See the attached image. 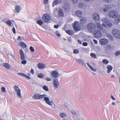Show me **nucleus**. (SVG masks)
I'll return each instance as SVG.
<instances>
[{"instance_id":"nucleus-1","label":"nucleus","mask_w":120,"mask_h":120,"mask_svg":"<svg viewBox=\"0 0 120 120\" xmlns=\"http://www.w3.org/2000/svg\"><path fill=\"white\" fill-rule=\"evenodd\" d=\"M33 98L36 99H39L44 98V100L45 101V103L50 106L52 109H55L56 108L55 105L52 101H50L49 98L45 94L41 95L39 94H34L32 96Z\"/></svg>"},{"instance_id":"nucleus-2","label":"nucleus","mask_w":120,"mask_h":120,"mask_svg":"<svg viewBox=\"0 0 120 120\" xmlns=\"http://www.w3.org/2000/svg\"><path fill=\"white\" fill-rule=\"evenodd\" d=\"M102 20L104 23H102V26L99 22H98L96 23L97 27L98 29L100 30H102V27H110L112 26L111 23L109 22L106 19L104 18H103L102 19Z\"/></svg>"},{"instance_id":"nucleus-3","label":"nucleus","mask_w":120,"mask_h":120,"mask_svg":"<svg viewBox=\"0 0 120 120\" xmlns=\"http://www.w3.org/2000/svg\"><path fill=\"white\" fill-rule=\"evenodd\" d=\"M61 102L62 104L63 105L64 107L68 110H69L72 108L73 105L68 101L62 100L61 101Z\"/></svg>"},{"instance_id":"nucleus-4","label":"nucleus","mask_w":120,"mask_h":120,"mask_svg":"<svg viewBox=\"0 0 120 120\" xmlns=\"http://www.w3.org/2000/svg\"><path fill=\"white\" fill-rule=\"evenodd\" d=\"M14 89L15 91L17 97L19 98H21L22 96L21 94V90L19 87L15 85L14 86Z\"/></svg>"},{"instance_id":"nucleus-5","label":"nucleus","mask_w":120,"mask_h":120,"mask_svg":"<svg viewBox=\"0 0 120 120\" xmlns=\"http://www.w3.org/2000/svg\"><path fill=\"white\" fill-rule=\"evenodd\" d=\"M118 14V12L114 10H111L108 12V15L110 18H115Z\"/></svg>"},{"instance_id":"nucleus-6","label":"nucleus","mask_w":120,"mask_h":120,"mask_svg":"<svg viewBox=\"0 0 120 120\" xmlns=\"http://www.w3.org/2000/svg\"><path fill=\"white\" fill-rule=\"evenodd\" d=\"M112 34L115 38L120 39V31L118 30L114 29L112 31Z\"/></svg>"},{"instance_id":"nucleus-7","label":"nucleus","mask_w":120,"mask_h":120,"mask_svg":"<svg viewBox=\"0 0 120 120\" xmlns=\"http://www.w3.org/2000/svg\"><path fill=\"white\" fill-rule=\"evenodd\" d=\"M42 19L44 22H48L51 19L50 16L48 14H45L42 15Z\"/></svg>"},{"instance_id":"nucleus-8","label":"nucleus","mask_w":120,"mask_h":120,"mask_svg":"<svg viewBox=\"0 0 120 120\" xmlns=\"http://www.w3.org/2000/svg\"><path fill=\"white\" fill-rule=\"evenodd\" d=\"M95 25L92 23H89L87 26V29L91 32H92L95 30Z\"/></svg>"},{"instance_id":"nucleus-9","label":"nucleus","mask_w":120,"mask_h":120,"mask_svg":"<svg viewBox=\"0 0 120 120\" xmlns=\"http://www.w3.org/2000/svg\"><path fill=\"white\" fill-rule=\"evenodd\" d=\"M51 75L52 77L56 78H57L60 75L59 74L58 72L56 70H53L52 71Z\"/></svg>"},{"instance_id":"nucleus-10","label":"nucleus","mask_w":120,"mask_h":120,"mask_svg":"<svg viewBox=\"0 0 120 120\" xmlns=\"http://www.w3.org/2000/svg\"><path fill=\"white\" fill-rule=\"evenodd\" d=\"M79 22H75L73 25V27L75 30L78 31L80 30V27L79 25Z\"/></svg>"},{"instance_id":"nucleus-11","label":"nucleus","mask_w":120,"mask_h":120,"mask_svg":"<svg viewBox=\"0 0 120 120\" xmlns=\"http://www.w3.org/2000/svg\"><path fill=\"white\" fill-rule=\"evenodd\" d=\"M53 84L54 87L55 88H57L59 85L58 80L57 79H53Z\"/></svg>"},{"instance_id":"nucleus-12","label":"nucleus","mask_w":120,"mask_h":120,"mask_svg":"<svg viewBox=\"0 0 120 120\" xmlns=\"http://www.w3.org/2000/svg\"><path fill=\"white\" fill-rule=\"evenodd\" d=\"M92 18L93 19L96 21L99 20L100 19L99 15L96 13L93 14Z\"/></svg>"},{"instance_id":"nucleus-13","label":"nucleus","mask_w":120,"mask_h":120,"mask_svg":"<svg viewBox=\"0 0 120 120\" xmlns=\"http://www.w3.org/2000/svg\"><path fill=\"white\" fill-rule=\"evenodd\" d=\"M108 41L107 39L105 38H102L100 40L99 43L102 45H104L108 43Z\"/></svg>"},{"instance_id":"nucleus-14","label":"nucleus","mask_w":120,"mask_h":120,"mask_svg":"<svg viewBox=\"0 0 120 120\" xmlns=\"http://www.w3.org/2000/svg\"><path fill=\"white\" fill-rule=\"evenodd\" d=\"M22 9V6L21 5H17L15 7V10L17 13H19Z\"/></svg>"},{"instance_id":"nucleus-15","label":"nucleus","mask_w":120,"mask_h":120,"mask_svg":"<svg viewBox=\"0 0 120 120\" xmlns=\"http://www.w3.org/2000/svg\"><path fill=\"white\" fill-rule=\"evenodd\" d=\"M70 113L72 114V116L74 120H77V113L74 110H71L70 111Z\"/></svg>"},{"instance_id":"nucleus-16","label":"nucleus","mask_w":120,"mask_h":120,"mask_svg":"<svg viewBox=\"0 0 120 120\" xmlns=\"http://www.w3.org/2000/svg\"><path fill=\"white\" fill-rule=\"evenodd\" d=\"M38 68L41 69H43L45 68V64L41 63H39L37 65Z\"/></svg>"},{"instance_id":"nucleus-17","label":"nucleus","mask_w":120,"mask_h":120,"mask_svg":"<svg viewBox=\"0 0 120 120\" xmlns=\"http://www.w3.org/2000/svg\"><path fill=\"white\" fill-rule=\"evenodd\" d=\"M3 22L6 23L8 26H11V22L8 19H6L3 20Z\"/></svg>"},{"instance_id":"nucleus-18","label":"nucleus","mask_w":120,"mask_h":120,"mask_svg":"<svg viewBox=\"0 0 120 120\" xmlns=\"http://www.w3.org/2000/svg\"><path fill=\"white\" fill-rule=\"evenodd\" d=\"M94 35L95 37L99 38L101 36V33L99 31L97 30L95 32Z\"/></svg>"},{"instance_id":"nucleus-19","label":"nucleus","mask_w":120,"mask_h":120,"mask_svg":"<svg viewBox=\"0 0 120 120\" xmlns=\"http://www.w3.org/2000/svg\"><path fill=\"white\" fill-rule=\"evenodd\" d=\"M2 66L5 68L8 69H10L11 67V65L8 63H4L2 64Z\"/></svg>"},{"instance_id":"nucleus-20","label":"nucleus","mask_w":120,"mask_h":120,"mask_svg":"<svg viewBox=\"0 0 120 120\" xmlns=\"http://www.w3.org/2000/svg\"><path fill=\"white\" fill-rule=\"evenodd\" d=\"M86 64L88 67L92 71H96L97 70V69L94 68L91 66L89 63H87Z\"/></svg>"},{"instance_id":"nucleus-21","label":"nucleus","mask_w":120,"mask_h":120,"mask_svg":"<svg viewBox=\"0 0 120 120\" xmlns=\"http://www.w3.org/2000/svg\"><path fill=\"white\" fill-rule=\"evenodd\" d=\"M19 53L21 59L22 60H23L25 59L23 51L21 49L19 50Z\"/></svg>"},{"instance_id":"nucleus-22","label":"nucleus","mask_w":120,"mask_h":120,"mask_svg":"<svg viewBox=\"0 0 120 120\" xmlns=\"http://www.w3.org/2000/svg\"><path fill=\"white\" fill-rule=\"evenodd\" d=\"M103 8H104L103 10L104 12H106L111 8V7L109 6L108 5H104Z\"/></svg>"},{"instance_id":"nucleus-23","label":"nucleus","mask_w":120,"mask_h":120,"mask_svg":"<svg viewBox=\"0 0 120 120\" xmlns=\"http://www.w3.org/2000/svg\"><path fill=\"white\" fill-rule=\"evenodd\" d=\"M116 21L115 22V24H117L120 21V15L117 14V15L116 16L115 18Z\"/></svg>"},{"instance_id":"nucleus-24","label":"nucleus","mask_w":120,"mask_h":120,"mask_svg":"<svg viewBox=\"0 0 120 120\" xmlns=\"http://www.w3.org/2000/svg\"><path fill=\"white\" fill-rule=\"evenodd\" d=\"M61 2V1L60 0H54L52 3V6L54 7L55 5L60 3Z\"/></svg>"},{"instance_id":"nucleus-25","label":"nucleus","mask_w":120,"mask_h":120,"mask_svg":"<svg viewBox=\"0 0 120 120\" xmlns=\"http://www.w3.org/2000/svg\"><path fill=\"white\" fill-rule=\"evenodd\" d=\"M78 7L81 8L85 9L86 7V5H84L83 4L82 2H80L78 4Z\"/></svg>"},{"instance_id":"nucleus-26","label":"nucleus","mask_w":120,"mask_h":120,"mask_svg":"<svg viewBox=\"0 0 120 120\" xmlns=\"http://www.w3.org/2000/svg\"><path fill=\"white\" fill-rule=\"evenodd\" d=\"M75 14L78 17H80L82 14V13L81 11L78 10L75 12Z\"/></svg>"},{"instance_id":"nucleus-27","label":"nucleus","mask_w":120,"mask_h":120,"mask_svg":"<svg viewBox=\"0 0 120 120\" xmlns=\"http://www.w3.org/2000/svg\"><path fill=\"white\" fill-rule=\"evenodd\" d=\"M58 15L59 16L63 17L64 15L63 11L62 9H60L59 11Z\"/></svg>"},{"instance_id":"nucleus-28","label":"nucleus","mask_w":120,"mask_h":120,"mask_svg":"<svg viewBox=\"0 0 120 120\" xmlns=\"http://www.w3.org/2000/svg\"><path fill=\"white\" fill-rule=\"evenodd\" d=\"M86 19L85 17H82L81 18L80 22L81 24L84 23L86 21Z\"/></svg>"},{"instance_id":"nucleus-29","label":"nucleus","mask_w":120,"mask_h":120,"mask_svg":"<svg viewBox=\"0 0 120 120\" xmlns=\"http://www.w3.org/2000/svg\"><path fill=\"white\" fill-rule=\"evenodd\" d=\"M107 72L108 73H110L112 69V67L109 65H108L107 66Z\"/></svg>"},{"instance_id":"nucleus-30","label":"nucleus","mask_w":120,"mask_h":120,"mask_svg":"<svg viewBox=\"0 0 120 120\" xmlns=\"http://www.w3.org/2000/svg\"><path fill=\"white\" fill-rule=\"evenodd\" d=\"M19 45L23 48H26L27 46L26 45L24 42L22 41L19 42Z\"/></svg>"},{"instance_id":"nucleus-31","label":"nucleus","mask_w":120,"mask_h":120,"mask_svg":"<svg viewBox=\"0 0 120 120\" xmlns=\"http://www.w3.org/2000/svg\"><path fill=\"white\" fill-rule=\"evenodd\" d=\"M60 117L61 118H64L67 117L68 115L65 112L61 113L60 115Z\"/></svg>"},{"instance_id":"nucleus-32","label":"nucleus","mask_w":120,"mask_h":120,"mask_svg":"<svg viewBox=\"0 0 120 120\" xmlns=\"http://www.w3.org/2000/svg\"><path fill=\"white\" fill-rule=\"evenodd\" d=\"M30 76V73H27V75L24 74L23 77L27 79H31Z\"/></svg>"},{"instance_id":"nucleus-33","label":"nucleus","mask_w":120,"mask_h":120,"mask_svg":"<svg viewBox=\"0 0 120 120\" xmlns=\"http://www.w3.org/2000/svg\"><path fill=\"white\" fill-rule=\"evenodd\" d=\"M76 61L78 63L81 64H83L84 62L83 60L81 59H77L76 60Z\"/></svg>"},{"instance_id":"nucleus-34","label":"nucleus","mask_w":120,"mask_h":120,"mask_svg":"<svg viewBox=\"0 0 120 120\" xmlns=\"http://www.w3.org/2000/svg\"><path fill=\"white\" fill-rule=\"evenodd\" d=\"M43 21L41 20H38L37 21V23L39 25L41 26L43 24Z\"/></svg>"},{"instance_id":"nucleus-35","label":"nucleus","mask_w":120,"mask_h":120,"mask_svg":"<svg viewBox=\"0 0 120 120\" xmlns=\"http://www.w3.org/2000/svg\"><path fill=\"white\" fill-rule=\"evenodd\" d=\"M37 76L39 78L41 79L44 78V75L42 73H39L37 75Z\"/></svg>"},{"instance_id":"nucleus-36","label":"nucleus","mask_w":120,"mask_h":120,"mask_svg":"<svg viewBox=\"0 0 120 120\" xmlns=\"http://www.w3.org/2000/svg\"><path fill=\"white\" fill-rule=\"evenodd\" d=\"M66 33L68 34L71 35L73 34V32L71 30H68L66 31Z\"/></svg>"},{"instance_id":"nucleus-37","label":"nucleus","mask_w":120,"mask_h":120,"mask_svg":"<svg viewBox=\"0 0 120 120\" xmlns=\"http://www.w3.org/2000/svg\"><path fill=\"white\" fill-rule=\"evenodd\" d=\"M103 63L105 64H107L109 63V61L107 59H103L102 61Z\"/></svg>"},{"instance_id":"nucleus-38","label":"nucleus","mask_w":120,"mask_h":120,"mask_svg":"<svg viewBox=\"0 0 120 120\" xmlns=\"http://www.w3.org/2000/svg\"><path fill=\"white\" fill-rule=\"evenodd\" d=\"M90 56H91L94 58L96 59L97 58V56L95 54L93 53H90Z\"/></svg>"},{"instance_id":"nucleus-39","label":"nucleus","mask_w":120,"mask_h":120,"mask_svg":"<svg viewBox=\"0 0 120 120\" xmlns=\"http://www.w3.org/2000/svg\"><path fill=\"white\" fill-rule=\"evenodd\" d=\"M1 90L2 92L4 93H6V90L5 88L4 87H2L1 88Z\"/></svg>"},{"instance_id":"nucleus-40","label":"nucleus","mask_w":120,"mask_h":120,"mask_svg":"<svg viewBox=\"0 0 120 120\" xmlns=\"http://www.w3.org/2000/svg\"><path fill=\"white\" fill-rule=\"evenodd\" d=\"M43 88L44 90L46 91H48L49 90V89L48 87L46 86H44L43 87Z\"/></svg>"},{"instance_id":"nucleus-41","label":"nucleus","mask_w":120,"mask_h":120,"mask_svg":"<svg viewBox=\"0 0 120 120\" xmlns=\"http://www.w3.org/2000/svg\"><path fill=\"white\" fill-rule=\"evenodd\" d=\"M45 79L47 81H50L52 80L49 77H46L45 78Z\"/></svg>"},{"instance_id":"nucleus-42","label":"nucleus","mask_w":120,"mask_h":120,"mask_svg":"<svg viewBox=\"0 0 120 120\" xmlns=\"http://www.w3.org/2000/svg\"><path fill=\"white\" fill-rule=\"evenodd\" d=\"M107 36L108 38L111 40H112L113 39L112 36L110 35H108Z\"/></svg>"},{"instance_id":"nucleus-43","label":"nucleus","mask_w":120,"mask_h":120,"mask_svg":"<svg viewBox=\"0 0 120 120\" xmlns=\"http://www.w3.org/2000/svg\"><path fill=\"white\" fill-rule=\"evenodd\" d=\"M72 3L74 4H76L78 3V0H72Z\"/></svg>"},{"instance_id":"nucleus-44","label":"nucleus","mask_w":120,"mask_h":120,"mask_svg":"<svg viewBox=\"0 0 120 120\" xmlns=\"http://www.w3.org/2000/svg\"><path fill=\"white\" fill-rule=\"evenodd\" d=\"M55 34L57 36L59 37H60V34L59 31H56L55 32Z\"/></svg>"},{"instance_id":"nucleus-45","label":"nucleus","mask_w":120,"mask_h":120,"mask_svg":"<svg viewBox=\"0 0 120 120\" xmlns=\"http://www.w3.org/2000/svg\"><path fill=\"white\" fill-rule=\"evenodd\" d=\"M29 49L32 52H34V49L32 46H31L30 47Z\"/></svg>"},{"instance_id":"nucleus-46","label":"nucleus","mask_w":120,"mask_h":120,"mask_svg":"<svg viewBox=\"0 0 120 120\" xmlns=\"http://www.w3.org/2000/svg\"><path fill=\"white\" fill-rule=\"evenodd\" d=\"M23 60L21 62L22 64L23 65L27 63L26 61L24 60Z\"/></svg>"},{"instance_id":"nucleus-47","label":"nucleus","mask_w":120,"mask_h":120,"mask_svg":"<svg viewBox=\"0 0 120 120\" xmlns=\"http://www.w3.org/2000/svg\"><path fill=\"white\" fill-rule=\"evenodd\" d=\"M79 52L78 50L77 49H75L73 51V53L75 54Z\"/></svg>"},{"instance_id":"nucleus-48","label":"nucleus","mask_w":120,"mask_h":120,"mask_svg":"<svg viewBox=\"0 0 120 120\" xmlns=\"http://www.w3.org/2000/svg\"><path fill=\"white\" fill-rule=\"evenodd\" d=\"M48 0H44L43 3L44 4H47Z\"/></svg>"},{"instance_id":"nucleus-49","label":"nucleus","mask_w":120,"mask_h":120,"mask_svg":"<svg viewBox=\"0 0 120 120\" xmlns=\"http://www.w3.org/2000/svg\"><path fill=\"white\" fill-rule=\"evenodd\" d=\"M82 45L83 46H87L88 45L87 43L86 42H83Z\"/></svg>"},{"instance_id":"nucleus-50","label":"nucleus","mask_w":120,"mask_h":120,"mask_svg":"<svg viewBox=\"0 0 120 120\" xmlns=\"http://www.w3.org/2000/svg\"><path fill=\"white\" fill-rule=\"evenodd\" d=\"M17 39L19 41H21L22 40V38L20 36H18Z\"/></svg>"},{"instance_id":"nucleus-51","label":"nucleus","mask_w":120,"mask_h":120,"mask_svg":"<svg viewBox=\"0 0 120 120\" xmlns=\"http://www.w3.org/2000/svg\"><path fill=\"white\" fill-rule=\"evenodd\" d=\"M18 75L20 76H22L23 77L24 74L22 73H19L18 74Z\"/></svg>"},{"instance_id":"nucleus-52","label":"nucleus","mask_w":120,"mask_h":120,"mask_svg":"<svg viewBox=\"0 0 120 120\" xmlns=\"http://www.w3.org/2000/svg\"><path fill=\"white\" fill-rule=\"evenodd\" d=\"M120 51H117L116 52L115 55L116 56H117L120 54Z\"/></svg>"},{"instance_id":"nucleus-53","label":"nucleus","mask_w":120,"mask_h":120,"mask_svg":"<svg viewBox=\"0 0 120 120\" xmlns=\"http://www.w3.org/2000/svg\"><path fill=\"white\" fill-rule=\"evenodd\" d=\"M12 31L13 33L15 34L16 33L15 29V28L13 27L12 29Z\"/></svg>"},{"instance_id":"nucleus-54","label":"nucleus","mask_w":120,"mask_h":120,"mask_svg":"<svg viewBox=\"0 0 120 120\" xmlns=\"http://www.w3.org/2000/svg\"><path fill=\"white\" fill-rule=\"evenodd\" d=\"M113 100H115V99L112 95H111L110 97Z\"/></svg>"},{"instance_id":"nucleus-55","label":"nucleus","mask_w":120,"mask_h":120,"mask_svg":"<svg viewBox=\"0 0 120 120\" xmlns=\"http://www.w3.org/2000/svg\"><path fill=\"white\" fill-rule=\"evenodd\" d=\"M93 41L94 43L95 44H97L98 43V41H97L95 39L93 40Z\"/></svg>"},{"instance_id":"nucleus-56","label":"nucleus","mask_w":120,"mask_h":120,"mask_svg":"<svg viewBox=\"0 0 120 120\" xmlns=\"http://www.w3.org/2000/svg\"><path fill=\"white\" fill-rule=\"evenodd\" d=\"M79 99L80 101H81L82 100V97L81 95H80L79 96Z\"/></svg>"},{"instance_id":"nucleus-57","label":"nucleus","mask_w":120,"mask_h":120,"mask_svg":"<svg viewBox=\"0 0 120 120\" xmlns=\"http://www.w3.org/2000/svg\"><path fill=\"white\" fill-rule=\"evenodd\" d=\"M30 72L32 74H34V71L33 69H31Z\"/></svg>"},{"instance_id":"nucleus-58","label":"nucleus","mask_w":120,"mask_h":120,"mask_svg":"<svg viewBox=\"0 0 120 120\" xmlns=\"http://www.w3.org/2000/svg\"><path fill=\"white\" fill-rule=\"evenodd\" d=\"M78 42L80 44H82V41H80L78 39Z\"/></svg>"},{"instance_id":"nucleus-59","label":"nucleus","mask_w":120,"mask_h":120,"mask_svg":"<svg viewBox=\"0 0 120 120\" xmlns=\"http://www.w3.org/2000/svg\"><path fill=\"white\" fill-rule=\"evenodd\" d=\"M59 26L58 25H55L54 26V27L55 28L57 29L58 28Z\"/></svg>"},{"instance_id":"nucleus-60","label":"nucleus","mask_w":120,"mask_h":120,"mask_svg":"<svg viewBox=\"0 0 120 120\" xmlns=\"http://www.w3.org/2000/svg\"><path fill=\"white\" fill-rule=\"evenodd\" d=\"M105 1H106L108 2V3H110L112 1V0H104Z\"/></svg>"},{"instance_id":"nucleus-61","label":"nucleus","mask_w":120,"mask_h":120,"mask_svg":"<svg viewBox=\"0 0 120 120\" xmlns=\"http://www.w3.org/2000/svg\"><path fill=\"white\" fill-rule=\"evenodd\" d=\"M112 105L113 106H115L116 105V104L114 102H113L112 103Z\"/></svg>"},{"instance_id":"nucleus-62","label":"nucleus","mask_w":120,"mask_h":120,"mask_svg":"<svg viewBox=\"0 0 120 120\" xmlns=\"http://www.w3.org/2000/svg\"><path fill=\"white\" fill-rule=\"evenodd\" d=\"M111 77H113V78H114V77H115V76H114V75H112L111 76Z\"/></svg>"},{"instance_id":"nucleus-63","label":"nucleus","mask_w":120,"mask_h":120,"mask_svg":"<svg viewBox=\"0 0 120 120\" xmlns=\"http://www.w3.org/2000/svg\"><path fill=\"white\" fill-rule=\"evenodd\" d=\"M68 40L69 41H71V40L70 39H69Z\"/></svg>"},{"instance_id":"nucleus-64","label":"nucleus","mask_w":120,"mask_h":120,"mask_svg":"<svg viewBox=\"0 0 120 120\" xmlns=\"http://www.w3.org/2000/svg\"><path fill=\"white\" fill-rule=\"evenodd\" d=\"M56 10L55 11H54V13H55V12H56Z\"/></svg>"}]
</instances>
